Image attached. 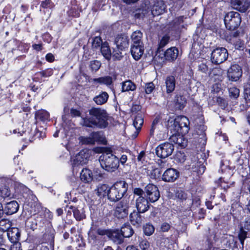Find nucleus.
Instances as JSON below:
<instances>
[{"instance_id": "nucleus-1", "label": "nucleus", "mask_w": 250, "mask_h": 250, "mask_svg": "<svg viewBox=\"0 0 250 250\" xmlns=\"http://www.w3.org/2000/svg\"><path fill=\"white\" fill-rule=\"evenodd\" d=\"M89 113L92 118L84 119L83 125L100 128H104L108 126V115L105 110L100 107H92L89 110Z\"/></svg>"}, {"instance_id": "nucleus-2", "label": "nucleus", "mask_w": 250, "mask_h": 250, "mask_svg": "<svg viewBox=\"0 0 250 250\" xmlns=\"http://www.w3.org/2000/svg\"><path fill=\"white\" fill-rule=\"evenodd\" d=\"M102 167L108 172L116 170L119 166V160L111 153L103 154L99 158Z\"/></svg>"}, {"instance_id": "nucleus-3", "label": "nucleus", "mask_w": 250, "mask_h": 250, "mask_svg": "<svg viewBox=\"0 0 250 250\" xmlns=\"http://www.w3.org/2000/svg\"><path fill=\"white\" fill-rule=\"evenodd\" d=\"M127 190V185L124 181L116 182L109 188L108 199L112 202H116L121 199Z\"/></svg>"}, {"instance_id": "nucleus-4", "label": "nucleus", "mask_w": 250, "mask_h": 250, "mask_svg": "<svg viewBox=\"0 0 250 250\" xmlns=\"http://www.w3.org/2000/svg\"><path fill=\"white\" fill-rule=\"evenodd\" d=\"M241 21L240 14L236 12H229L224 18L225 25L229 30H234L236 28L240 25Z\"/></svg>"}, {"instance_id": "nucleus-5", "label": "nucleus", "mask_w": 250, "mask_h": 250, "mask_svg": "<svg viewBox=\"0 0 250 250\" xmlns=\"http://www.w3.org/2000/svg\"><path fill=\"white\" fill-rule=\"evenodd\" d=\"M130 207L129 200L124 199L116 205L114 214L118 218H124L127 216Z\"/></svg>"}, {"instance_id": "nucleus-6", "label": "nucleus", "mask_w": 250, "mask_h": 250, "mask_svg": "<svg viewBox=\"0 0 250 250\" xmlns=\"http://www.w3.org/2000/svg\"><path fill=\"white\" fill-rule=\"evenodd\" d=\"M228 57L227 50L224 47H218L212 51L211 61L214 64H219L226 61Z\"/></svg>"}, {"instance_id": "nucleus-7", "label": "nucleus", "mask_w": 250, "mask_h": 250, "mask_svg": "<svg viewBox=\"0 0 250 250\" xmlns=\"http://www.w3.org/2000/svg\"><path fill=\"white\" fill-rule=\"evenodd\" d=\"M174 149V146L169 143H165L159 145L156 149L158 157L165 158L171 155Z\"/></svg>"}, {"instance_id": "nucleus-8", "label": "nucleus", "mask_w": 250, "mask_h": 250, "mask_svg": "<svg viewBox=\"0 0 250 250\" xmlns=\"http://www.w3.org/2000/svg\"><path fill=\"white\" fill-rule=\"evenodd\" d=\"M147 200L151 203L156 202L160 198V195L158 188L153 185L148 184L145 189Z\"/></svg>"}, {"instance_id": "nucleus-9", "label": "nucleus", "mask_w": 250, "mask_h": 250, "mask_svg": "<svg viewBox=\"0 0 250 250\" xmlns=\"http://www.w3.org/2000/svg\"><path fill=\"white\" fill-rule=\"evenodd\" d=\"M227 75L229 80L236 82L242 76V69L239 65L233 64L228 69Z\"/></svg>"}, {"instance_id": "nucleus-10", "label": "nucleus", "mask_w": 250, "mask_h": 250, "mask_svg": "<svg viewBox=\"0 0 250 250\" xmlns=\"http://www.w3.org/2000/svg\"><path fill=\"white\" fill-rule=\"evenodd\" d=\"M90 156L88 150H83L76 155L73 160V165L77 166L85 164L87 163Z\"/></svg>"}, {"instance_id": "nucleus-11", "label": "nucleus", "mask_w": 250, "mask_h": 250, "mask_svg": "<svg viewBox=\"0 0 250 250\" xmlns=\"http://www.w3.org/2000/svg\"><path fill=\"white\" fill-rule=\"evenodd\" d=\"M179 177L178 171L174 168H167L164 172L162 179L167 182H173Z\"/></svg>"}, {"instance_id": "nucleus-12", "label": "nucleus", "mask_w": 250, "mask_h": 250, "mask_svg": "<svg viewBox=\"0 0 250 250\" xmlns=\"http://www.w3.org/2000/svg\"><path fill=\"white\" fill-rule=\"evenodd\" d=\"M232 7L241 12H245L250 6L249 0H231Z\"/></svg>"}, {"instance_id": "nucleus-13", "label": "nucleus", "mask_w": 250, "mask_h": 250, "mask_svg": "<svg viewBox=\"0 0 250 250\" xmlns=\"http://www.w3.org/2000/svg\"><path fill=\"white\" fill-rule=\"evenodd\" d=\"M136 207L139 213H144L149 208L147 199L142 196H139L136 200Z\"/></svg>"}, {"instance_id": "nucleus-14", "label": "nucleus", "mask_w": 250, "mask_h": 250, "mask_svg": "<svg viewBox=\"0 0 250 250\" xmlns=\"http://www.w3.org/2000/svg\"><path fill=\"white\" fill-rule=\"evenodd\" d=\"M175 119L176 123L178 124L180 127L182 134L187 133L188 131V119L184 116H178Z\"/></svg>"}, {"instance_id": "nucleus-15", "label": "nucleus", "mask_w": 250, "mask_h": 250, "mask_svg": "<svg viewBox=\"0 0 250 250\" xmlns=\"http://www.w3.org/2000/svg\"><path fill=\"white\" fill-rule=\"evenodd\" d=\"M116 47L121 50H124L128 47L129 44L128 39L125 35L118 36L115 41Z\"/></svg>"}, {"instance_id": "nucleus-16", "label": "nucleus", "mask_w": 250, "mask_h": 250, "mask_svg": "<svg viewBox=\"0 0 250 250\" xmlns=\"http://www.w3.org/2000/svg\"><path fill=\"white\" fill-rule=\"evenodd\" d=\"M144 45L137 44V45L131 46L130 52L133 58L135 60H138L141 58L144 54Z\"/></svg>"}, {"instance_id": "nucleus-17", "label": "nucleus", "mask_w": 250, "mask_h": 250, "mask_svg": "<svg viewBox=\"0 0 250 250\" xmlns=\"http://www.w3.org/2000/svg\"><path fill=\"white\" fill-rule=\"evenodd\" d=\"M167 127L168 130L170 132L171 134H182V131L181 130L180 127H179V124L176 122V119H173L170 118L167 121Z\"/></svg>"}, {"instance_id": "nucleus-18", "label": "nucleus", "mask_w": 250, "mask_h": 250, "mask_svg": "<svg viewBox=\"0 0 250 250\" xmlns=\"http://www.w3.org/2000/svg\"><path fill=\"white\" fill-rule=\"evenodd\" d=\"M81 180L84 183H90L93 179L91 170L88 168H83L80 173Z\"/></svg>"}, {"instance_id": "nucleus-19", "label": "nucleus", "mask_w": 250, "mask_h": 250, "mask_svg": "<svg viewBox=\"0 0 250 250\" xmlns=\"http://www.w3.org/2000/svg\"><path fill=\"white\" fill-rule=\"evenodd\" d=\"M19 206L17 202L12 201L7 203L5 206V213L8 215H11L17 212L19 209Z\"/></svg>"}, {"instance_id": "nucleus-20", "label": "nucleus", "mask_w": 250, "mask_h": 250, "mask_svg": "<svg viewBox=\"0 0 250 250\" xmlns=\"http://www.w3.org/2000/svg\"><path fill=\"white\" fill-rule=\"evenodd\" d=\"M165 8L166 6L163 1H159L152 7L151 13L153 16H158L163 14L165 12Z\"/></svg>"}, {"instance_id": "nucleus-21", "label": "nucleus", "mask_w": 250, "mask_h": 250, "mask_svg": "<svg viewBox=\"0 0 250 250\" xmlns=\"http://www.w3.org/2000/svg\"><path fill=\"white\" fill-rule=\"evenodd\" d=\"M108 237L117 244H121L123 242V236L119 230H116L109 232Z\"/></svg>"}, {"instance_id": "nucleus-22", "label": "nucleus", "mask_w": 250, "mask_h": 250, "mask_svg": "<svg viewBox=\"0 0 250 250\" xmlns=\"http://www.w3.org/2000/svg\"><path fill=\"white\" fill-rule=\"evenodd\" d=\"M7 235L11 242H15L19 241L21 233L18 228H14L8 231Z\"/></svg>"}, {"instance_id": "nucleus-23", "label": "nucleus", "mask_w": 250, "mask_h": 250, "mask_svg": "<svg viewBox=\"0 0 250 250\" xmlns=\"http://www.w3.org/2000/svg\"><path fill=\"white\" fill-rule=\"evenodd\" d=\"M178 55V50L176 47H170L165 53V57L167 60L172 61L175 60Z\"/></svg>"}, {"instance_id": "nucleus-24", "label": "nucleus", "mask_w": 250, "mask_h": 250, "mask_svg": "<svg viewBox=\"0 0 250 250\" xmlns=\"http://www.w3.org/2000/svg\"><path fill=\"white\" fill-rule=\"evenodd\" d=\"M108 98V93L105 91H103L99 95L95 96L93 100L97 104L102 105L107 102Z\"/></svg>"}, {"instance_id": "nucleus-25", "label": "nucleus", "mask_w": 250, "mask_h": 250, "mask_svg": "<svg viewBox=\"0 0 250 250\" xmlns=\"http://www.w3.org/2000/svg\"><path fill=\"white\" fill-rule=\"evenodd\" d=\"M167 92L169 93L173 91L175 88V79L172 76H167L165 80Z\"/></svg>"}, {"instance_id": "nucleus-26", "label": "nucleus", "mask_w": 250, "mask_h": 250, "mask_svg": "<svg viewBox=\"0 0 250 250\" xmlns=\"http://www.w3.org/2000/svg\"><path fill=\"white\" fill-rule=\"evenodd\" d=\"M144 123V119L141 114H138L135 118L133 125L136 129V134L135 135V137L137 136L139 131L141 130L142 126Z\"/></svg>"}, {"instance_id": "nucleus-27", "label": "nucleus", "mask_w": 250, "mask_h": 250, "mask_svg": "<svg viewBox=\"0 0 250 250\" xmlns=\"http://www.w3.org/2000/svg\"><path fill=\"white\" fill-rule=\"evenodd\" d=\"M136 89V85L131 80H127L122 83V92L134 91Z\"/></svg>"}, {"instance_id": "nucleus-28", "label": "nucleus", "mask_w": 250, "mask_h": 250, "mask_svg": "<svg viewBox=\"0 0 250 250\" xmlns=\"http://www.w3.org/2000/svg\"><path fill=\"white\" fill-rule=\"evenodd\" d=\"M143 34L140 31H136L134 32L131 36V38L133 42L132 45H135L137 44L144 45L142 42Z\"/></svg>"}, {"instance_id": "nucleus-29", "label": "nucleus", "mask_w": 250, "mask_h": 250, "mask_svg": "<svg viewBox=\"0 0 250 250\" xmlns=\"http://www.w3.org/2000/svg\"><path fill=\"white\" fill-rule=\"evenodd\" d=\"M187 100L185 97L181 95L176 96L175 100V106L176 108L181 110L186 105Z\"/></svg>"}, {"instance_id": "nucleus-30", "label": "nucleus", "mask_w": 250, "mask_h": 250, "mask_svg": "<svg viewBox=\"0 0 250 250\" xmlns=\"http://www.w3.org/2000/svg\"><path fill=\"white\" fill-rule=\"evenodd\" d=\"M109 188L105 184L99 185L96 189L97 194L100 197H104L106 195L108 196V192Z\"/></svg>"}, {"instance_id": "nucleus-31", "label": "nucleus", "mask_w": 250, "mask_h": 250, "mask_svg": "<svg viewBox=\"0 0 250 250\" xmlns=\"http://www.w3.org/2000/svg\"><path fill=\"white\" fill-rule=\"evenodd\" d=\"M101 52L102 55L107 60H109L111 56V53L107 42H104L101 47Z\"/></svg>"}, {"instance_id": "nucleus-32", "label": "nucleus", "mask_w": 250, "mask_h": 250, "mask_svg": "<svg viewBox=\"0 0 250 250\" xmlns=\"http://www.w3.org/2000/svg\"><path fill=\"white\" fill-rule=\"evenodd\" d=\"M130 221L133 225H139L142 222V218L139 212L133 211L129 215Z\"/></svg>"}, {"instance_id": "nucleus-33", "label": "nucleus", "mask_w": 250, "mask_h": 250, "mask_svg": "<svg viewBox=\"0 0 250 250\" xmlns=\"http://www.w3.org/2000/svg\"><path fill=\"white\" fill-rule=\"evenodd\" d=\"M70 208L72 209L73 215L77 221H80L85 218V215L83 209H79L72 206H71Z\"/></svg>"}, {"instance_id": "nucleus-34", "label": "nucleus", "mask_w": 250, "mask_h": 250, "mask_svg": "<svg viewBox=\"0 0 250 250\" xmlns=\"http://www.w3.org/2000/svg\"><path fill=\"white\" fill-rule=\"evenodd\" d=\"M123 237H130L133 233V230L129 225H125L121 228L120 232Z\"/></svg>"}, {"instance_id": "nucleus-35", "label": "nucleus", "mask_w": 250, "mask_h": 250, "mask_svg": "<svg viewBox=\"0 0 250 250\" xmlns=\"http://www.w3.org/2000/svg\"><path fill=\"white\" fill-rule=\"evenodd\" d=\"M94 83H99L100 84H104L106 85H110L112 83V78L109 76L95 78L92 81Z\"/></svg>"}, {"instance_id": "nucleus-36", "label": "nucleus", "mask_w": 250, "mask_h": 250, "mask_svg": "<svg viewBox=\"0 0 250 250\" xmlns=\"http://www.w3.org/2000/svg\"><path fill=\"white\" fill-rule=\"evenodd\" d=\"M90 135L93 141V144H94L95 142L104 144L105 142V138L99 132H94L91 133Z\"/></svg>"}, {"instance_id": "nucleus-37", "label": "nucleus", "mask_w": 250, "mask_h": 250, "mask_svg": "<svg viewBox=\"0 0 250 250\" xmlns=\"http://www.w3.org/2000/svg\"><path fill=\"white\" fill-rule=\"evenodd\" d=\"M163 127V125L160 123V118L156 117L153 121L150 130V136H153L155 130H159Z\"/></svg>"}, {"instance_id": "nucleus-38", "label": "nucleus", "mask_w": 250, "mask_h": 250, "mask_svg": "<svg viewBox=\"0 0 250 250\" xmlns=\"http://www.w3.org/2000/svg\"><path fill=\"white\" fill-rule=\"evenodd\" d=\"M11 226V222L7 219H1L0 221V230L2 232H8Z\"/></svg>"}, {"instance_id": "nucleus-39", "label": "nucleus", "mask_w": 250, "mask_h": 250, "mask_svg": "<svg viewBox=\"0 0 250 250\" xmlns=\"http://www.w3.org/2000/svg\"><path fill=\"white\" fill-rule=\"evenodd\" d=\"M0 196L3 198H11V191L7 187H4L0 188Z\"/></svg>"}, {"instance_id": "nucleus-40", "label": "nucleus", "mask_w": 250, "mask_h": 250, "mask_svg": "<svg viewBox=\"0 0 250 250\" xmlns=\"http://www.w3.org/2000/svg\"><path fill=\"white\" fill-rule=\"evenodd\" d=\"M36 116L42 121H45L49 119V114L45 110H41L37 112Z\"/></svg>"}, {"instance_id": "nucleus-41", "label": "nucleus", "mask_w": 250, "mask_h": 250, "mask_svg": "<svg viewBox=\"0 0 250 250\" xmlns=\"http://www.w3.org/2000/svg\"><path fill=\"white\" fill-rule=\"evenodd\" d=\"M103 43L101 37H96L93 40L92 43V48L95 49H99L100 47L101 48Z\"/></svg>"}, {"instance_id": "nucleus-42", "label": "nucleus", "mask_w": 250, "mask_h": 250, "mask_svg": "<svg viewBox=\"0 0 250 250\" xmlns=\"http://www.w3.org/2000/svg\"><path fill=\"white\" fill-rule=\"evenodd\" d=\"M91 138V135L89 137L80 136L79 140L82 144L84 145H94Z\"/></svg>"}, {"instance_id": "nucleus-43", "label": "nucleus", "mask_w": 250, "mask_h": 250, "mask_svg": "<svg viewBox=\"0 0 250 250\" xmlns=\"http://www.w3.org/2000/svg\"><path fill=\"white\" fill-rule=\"evenodd\" d=\"M154 231V228L152 225L146 224L144 227V231L146 235L149 236L151 235Z\"/></svg>"}, {"instance_id": "nucleus-44", "label": "nucleus", "mask_w": 250, "mask_h": 250, "mask_svg": "<svg viewBox=\"0 0 250 250\" xmlns=\"http://www.w3.org/2000/svg\"><path fill=\"white\" fill-rule=\"evenodd\" d=\"M229 96L234 99H236L239 95V89L236 87H230L229 89Z\"/></svg>"}, {"instance_id": "nucleus-45", "label": "nucleus", "mask_w": 250, "mask_h": 250, "mask_svg": "<svg viewBox=\"0 0 250 250\" xmlns=\"http://www.w3.org/2000/svg\"><path fill=\"white\" fill-rule=\"evenodd\" d=\"M123 50H121L119 48H114L113 51L112 52V53L111 55L113 57H114L115 59L120 60L121 58H122L123 56V55L122 54V51Z\"/></svg>"}, {"instance_id": "nucleus-46", "label": "nucleus", "mask_w": 250, "mask_h": 250, "mask_svg": "<svg viewBox=\"0 0 250 250\" xmlns=\"http://www.w3.org/2000/svg\"><path fill=\"white\" fill-rule=\"evenodd\" d=\"M101 62L98 61H93L90 62V67L92 71H96L101 67Z\"/></svg>"}, {"instance_id": "nucleus-47", "label": "nucleus", "mask_w": 250, "mask_h": 250, "mask_svg": "<svg viewBox=\"0 0 250 250\" xmlns=\"http://www.w3.org/2000/svg\"><path fill=\"white\" fill-rule=\"evenodd\" d=\"M247 232L245 231L242 228L241 229L238 234V238L241 243L243 245L245 239L247 237Z\"/></svg>"}, {"instance_id": "nucleus-48", "label": "nucleus", "mask_w": 250, "mask_h": 250, "mask_svg": "<svg viewBox=\"0 0 250 250\" xmlns=\"http://www.w3.org/2000/svg\"><path fill=\"white\" fill-rule=\"evenodd\" d=\"M233 42H234V45L236 49L240 50L244 47V42L239 39L234 38Z\"/></svg>"}, {"instance_id": "nucleus-49", "label": "nucleus", "mask_w": 250, "mask_h": 250, "mask_svg": "<svg viewBox=\"0 0 250 250\" xmlns=\"http://www.w3.org/2000/svg\"><path fill=\"white\" fill-rule=\"evenodd\" d=\"M155 88V85L152 82L146 83L145 86V91L146 94L151 93Z\"/></svg>"}, {"instance_id": "nucleus-50", "label": "nucleus", "mask_w": 250, "mask_h": 250, "mask_svg": "<svg viewBox=\"0 0 250 250\" xmlns=\"http://www.w3.org/2000/svg\"><path fill=\"white\" fill-rule=\"evenodd\" d=\"M175 197L180 200H184L187 198V194L184 191L178 190L176 192Z\"/></svg>"}, {"instance_id": "nucleus-51", "label": "nucleus", "mask_w": 250, "mask_h": 250, "mask_svg": "<svg viewBox=\"0 0 250 250\" xmlns=\"http://www.w3.org/2000/svg\"><path fill=\"white\" fill-rule=\"evenodd\" d=\"M187 141L185 139L183 136L180 134V136H179V139L177 145L179 146L184 147L187 146Z\"/></svg>"}, {"instance_id": "nucleus-52", "label": "nucleus", "mask_w": 250, "mask_h": 250, "mask_svg": "<svg viewBox=\"0 0 250 250\" xmlns=\"http://www.w3.org/2000/svg\"><path fill=\"white\" fill-rule=\"evenodd\" d=\"M140 247L143 250L147 249L149 247V243L146 240H143L140 242Z\"/></svg>"}, {"instance_id": "nucleus-53", "label": "nucleus", "mask_w": 250, "mask_h": 250, "mask_svg": "<svg viewBox=\"0 0 250 250\" xmlns=\"http://www.w3.org/2000/svg\"><path fill=\"white\" fill-rule=\"evenodd\" d=\"M169 38L167 36H165L161 39L159 45L160 47H163L165 46L169 42Z\"/></svg>"}, {"instance_id": "nucleus-54", "label": "nucleus", "mask_w": 250, "mask_h": 250, "mask_svg": "<svg viewBox=\"0 0 250 250\" xmlns=\"http://www.w3.org/2000/svg\"><path fill=\"white\" fill-rule=\"evenodd\" d=\"M12 245L10 247V250H22L21 243L18 242H12Z\"/></svg>"}, {"instance_id": "nucleus-55", "label": "nucleus", "mask_w": 250, "mask_h": 250, "mask_svg": "<svg viewBox=\"0 0 250 250\" xmlns=\"http://www.w3.org/2000/svg\"><path fill=\"white\" fill-rule=\"evenodd\" d=\"M176 158L179 160L180 162H184L185 160V155L184 153L179 151L176 154Z\"/></svg>"}, {"instance_id": "nucleus-56", "label": "nucleus", "mask_w": 250, "mask_h": 250, "mask_svg": "<svg viewBox=\"0 0 250 250\" xmlns=\"http://www.w3.org/2000/svg\"><path fill=\"white\" fill-rule=\"evenodd\" d=\"M170 228V225L167 223H163L161 227V229L163 232L167 231Z\"/></svg>"}, {"instance_id": "nucleus-57", "label": "nucleus", "mask_w": 250, "mask_h": 250, "mask_svg": "<svg viewBox=\"0 0 250 250\" xmlns=\"http://www.w3.org/2000/svg\"><path fill=\"white\" fill-rule=\"evenodd\" d=\"M181 133H177V134H172L171 137H170V140L172 142H173L175 144H177L178 139H179V136H180Z\"/></svg>"}, {"instance_id": "nucleus-58", "label": "nucleus", "mask_w": 250, "mask_h": 250, "mask_svg": "<svg viewBox=\"0 0 250 250\" xmlns=\"http://www.w3.org/2000/svg\"><path fill=\"white\" fill-rule=\"evenodd\" d=\"M41 6L44 8H50L52 7V4L50 0H45L42 2Z\"/></svg>"}, {"instance_id": "nucleus-59", "label": "nucleus", "mask_w": 250, "mask_h": 250, "mask_svg": "<svg viewBox=\"0 0 250 250\" xmlns=\"http://www.w3.org/2000/svg\"><path fill=\"white\" fill-rule=\"evenodd\" d=\"M145 152L143 151H141L138 155L137 157V160L138 162H140L143 163V162L145 160Z\"/></svg>"}, {"instance_id": "nucleus-60", "label": "nucleus", "mask_w": 250, "mask_h": 250, "mask_svg": "<svg viewBox=\"0 0 250 250\" xmlns=\"http://www.w3.org/2000/svg\"><path fill=\"white\" fill-rule=\"evenodd\" d=\"M244 227L246 229H250V216L246 218Z\"/></svg>"}, {"instance_id": "nucleus-61", "label": "nucleus", "mask_w": 250, "mask_h": 250, "mask_svg": "<svg viewBox=\"0 0 250 250\" xmlns=\"http://www.w3.org/2000/svg\"><path fill=\"white\" fill-rule=\"evenodd\" d=\"M245 99L248 101H250V87L245 89Z\"/></svg>"}, {"instance_id": "nucleus-62", "label": "nucleus", "mask_w": 250, "mask_h": 250, "mask_svg": "<svg viewBox=\"0 0 250 250\" xmlns=\"http://www.w3.org/2000/svg\"><path fill=\"white\" fill-rule=\"evenodd\" d=\"M153 173L154 174V178L155 179L159 177L160 176V171L158 168L155 169L153 170L152 172L151 173V175H152Z\"/></svg>"}, {"instance_id": "nucleus-63", "label": "nucleus", "mask_w": 250, "mask_h": 250, "mask_svg": "<svg viewBox=\"0 0 250 250\" xmlns=\"http://www.w3.org/2000/svg\"><path fill=\"white\" fill-rule=\"evenodd\" d=\"M71 115L74 117H77L80 115V112L79 110L75 109H72L70 112Z\"/></svg>"}, {"instance_id": "nucleus-64", "label": "nucleus", "mask_w": 250, "mask_h": 250, "mask_svg": "<svg viewBox=\"0 0 250 250\" xmlns=\"http://www.w3.org/2000/svg\"><path fill=\"white\" fill-rule=\"evenodd\" d=\"M159 165L161 168H167L169 167L168 164L164 161H161Z\"/></svg>"}]
</instances>
